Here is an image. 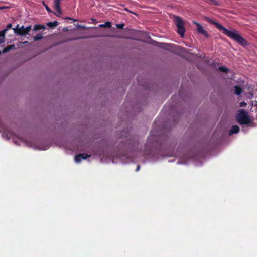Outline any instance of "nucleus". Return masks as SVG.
Returning a JSON list of instances; mask_svg holds the SVG:
<instances>
[{"label": "nucleus", "mask_w": 257, "mask_h": 257, "mask_svg": "<svg viewBox=\"0 0 257 257\" xmlns=\"http://www.w3.org/2000/svg\"><path fill=\"white\" fill-rule=\"evenodd\" d=\"M15 49H16L15 45L14 44H12V45L8 46L6 48H5L3 49L2 52L3 53H6L8 52L9 51H10L11 50Z\"/></svg>", "instance_id": "9"}, {"label": "nucleus", "mask_w": 257, "mask_h": 257, "mask_svg": "<svg viewBox=\"0 0 257 257\" xmlns=\"http://www.w3.org/2000/svg\"><path fill=\"white\" fill-rule=\"evenodd\" d=\"M59 24V22L55 21L54 22H50L47 23V26L49 27L50 28H54L58 26Z\"/></svg>", "instance_id": "12"}, {"label": "nucleus", "mask_w": 257, "mask_h": 257, "mask_svg": "<svg viewBox=\"0 0 257 257\" xmlns=\"http://www.w3.org/2000/svg\"><path fill=\"white\" fill-rule=\"evenodd\" d=\"M1 54V52L0 51V55Z\"/></svg>", "instance_id": "32"}, {"label": "nucleus", "mask_w": 257, "mask_h": 257, "mask_svg": "<svg viewBox=\"0 0 257 257\" xmlns=\"http://www.w3.org/2000/svg\"><path fill=\"white\" fill-rule=\"evenodd\" d=\"M12 25L11 24H9L7 27H6V28H5V29H7V31L12 27Z\"/></svg>", "instance_id": "24"}, {"label": "nucleus", "mask_w": 257, "mask_h": 257, "mask_svg": "<svg viewBox=\"0 0 257 257\" xmlns=\"http://www.w3.org/2000/svg\"><path fill=\"white\" fill-rule=\"evenodd\" d=\"M4 8H5L4 7H0V10H2V9H3Z\"/></svg>", "instance_id": "29"}, {"label": "nucleus", "mask_w": 257, "mask_h": 257, "mask_svg": "<svg viewBox=\"0 0 257 257\" xmlns=\"http://www.w3.org/2000/svg\"><path fill=\"white\" fill-rule=\"evenodd\" d=\"M100 27H107L110 28L111 27V23L110 22H107L104 24H102L99 25Z\"/></svg>", "instance_id": "14"}, {"label": "nucleus", "mask_w": 257, "mask_h": 257, "mask_svg": "<svg viewBox=\"0 0 257 257\" xmlns=\"http://www.w3.org/2000/svg\"><path fill=\"white\" fill-rule=\"evenodd\" d=\"M175 24L177 27V32L181 37H184L185 29L184 28V23L181 18L176 16L174 18Z\"/></svg>", "instance_id": "3"}, {"label": "nucleus", "mask_w": 257, "mask_h": 257, "mask_svg": "<svg viewBox=\"0 0 257 257\" xmlns=\"http://www.w3.org/2000/svg\"><path fill=\"white\" fill-rule=\"evenodd\" d=\"M255 105L257 107V101H255Z\"/></svg>", "instance_id": "31"}, {"label": "nucleus", "mask_w": 257, "mask_h": 257, "mask_svg": "<svg viewBox=\"0 0 257 257\" xmlns=\"http://www.w3.org/2000/svg\"><path fill=\"white\" fill-rule=\"evenodd\" d=\"M181 90H179V95L180 96L181 95Z\"/></svg>", "instance_id": "30"}, {"label": "nucleus", "mask_w": 257, "mask_h": 257, "mask_svg": "<svg viewBox=\"0 0 257 257\" xmlns=\"http://www.w3.org/2000/svg\"><path fill=\"white\" fill-rule=\"evenodd\" d=\"M239 131V127L237 125H233L229 131V135H231L233 134H236Z\"/></svg>", "instance_id": "8"}, {"label": "nucleus", "mask_w": 257, "mask_h": 257, "mask_svg": "<svg viewBox=\"0 0 257 257\" xmlns=\"http://www.w3.org/2000/svg\"><path fill=\"white\" fill-rule=\"evenodd\" d=\"M31 29V26H29L26 28L24 26H20L17 25L16 28H13L15 33L18 35H26Z\"/></svg>", "instance_id": "4"}, {"label": "nucleus", "mask_w": 257, "mask_h": 257, "mask_svg": "<svg viewBox=\"0 0 257 257\" xmlns=\"http://www.w3.org/2000/svg\"><path fill=\"white\" fill-rule=\"evenodd\" d=\"M7 32V29H4L3 30L0 31V38L5 39V36Z\"/></svg>", "instance_id": "16"}, {"label": "nucleus", "mask_w": 257, "mask_h": 257, "mask_svg": "<svg viewBox=\"0 0 257 257\" xmlns=\"http://www.w3.org/2000/svg\"><path fill=\"white\" fill-rule=\"evenodd\" d=\"M67 19H70V20H74V21H77V20H76V19H73L70 18H69V17H67Z\"/></svg>", "instance_id": "28"}, {"label": "nucleus", "mask_w": 257, "mask_h": 257, "mask_svg": "<svg viewBox=\"0 0 257 257\" xmlns=\"http://www.w3.org/2000/svg\"><path fill=\"white\" fill-rule=\"evenodd\" d=\"M124 26V24H123V23L119 24L116 25L117 28H119V29H123Z\"/></svg>", "instance_id": "20"}, {"label": "nucleus", "mask_w": 257, "mask_h": 257, "mask_svg": "<svg viewBox=\"0 0 257 257\" xmlns=\"http://www.w3.org/2000/svg\"><path fill=\"white\" fill-rule=\"evenodd\" d=\"M242 92L241 87L236 85L234 86V92L237 95H239Z\"/></svg>", "instance_id": "10"}, {"label": "nucleus", "mask_w": 257, "mask_h": 257, "mask_svg": "<svg viewBox=\"0 0 257 257\" xmlns=\"http://www.w3.org/2000/svg\"><path fill=\"white\" fill-rule=\"evenodd\" d=\"M156 141V136L154 135H150L147 139V142L145 147H148V150L152 149V147L154 145L155 142Z\"/></svg>", "instance_id": "6"}, {"label": "nucleus", "mask_w": 257, "mask_h": 257, "mask_svg": "<svg viewBox=\"0 0 257 257\" xmlns=\"http://www.w3.org/2000/svg\"><path fill=\"white\" fill-rule=\"evenodd\" d=\"M80 154H84L81 157L82 159H86L90 157V155H89L86 153H80Z\"/></svg>", "instance_id": "19"}, {"label": "nucleus", "mask_w": 257, "mask_h": 257, "mask_svg": "<svg viewBox=\"0 0 257 257\" xmlns=\"http://www.w3.org/2000/svg\"><path fill=\"white\" fill-rule=\"evenodd\" d=\"M44 5L45 6L46 9L47 10V11L48 12H52L51 10V9H50V8L48 7V5H45V4H44Z\"/></svg>", "instance_id": "22"}, {"label": "nucleus", "mask_w": 257, "mask_h": 257, "mask_svg": "<svg viewBox=\"0 0 257 257\" xmlns=\"http://www.w3.org/2000/svg\"><path fill=\"white\" fill-rule=\"evenodd\" d=\"M45 26L43 25L37 24L35 25L33 27V31H38L41 29H45Z\"/></svg>", "instance_id": "11"}, {"label": "nucleus", "mask_w": 257, "mask_h": 257, "mask_svg": "<svg viewBox=\"0 0 257 257\" xmlns=\"http://www.w3.org/2000/svg\"><path fill=\"white\" fill-rule=\"evenodd\" d=\"M236 120L241 125L250 124L251 123V120L247 112L242 109L238 110L236 116Z\"/></svg>", "instance_id": "2"}, {"label": "nucleus", "mask_w": 257, "mask_h": 257, "mask_svg": "<svg viewBox=\"0 0 257 257\" xmlns=\"http://www.w3.org/2000/svg\"><path fill=\"white\" fill-rule=\"evenodd\" d=\"M43 37L42 35V34H37L36 36H35L34 37L33 39L35 41H38V40L42 39L43 38Z\"/></svg>", "instance_id": "15"}, {"label": "nucleus", "mask_w": 257, "mask_h": 257, "mask_svg": "<svg viewBox=\"0 0 257 257\" xmlns=\"http://www.w3.org/2000/svg\"><path fill=\"white\" fill-rule=\"evenodd\" d=\"M219 69L221 71L225 73H228L229 71L228 69L227 68L224 67V66H220L219 67Z\"/></svg>", "instance_id": "17"}, {"label": "nucleus", "mask_w": 257, "mask_h": 257, "mask_svg": "<svg viewBox=\"0 0 257 257\" xmlns=\"http://www.w3.org/2000/svg\"><path fill=\"white\" fill-rule=\"evenodd\" d=\"M204 20L208 23L214 25L219 30L222 31L224 34L235 40L241 46H245L247 45L248 43L246 40L235 31H231L227 29L222 25L209 17H205Z\"/></svg>", "instance_id": "1"}, {"label": "nucleus", "mask_w": 257, "mask_h": 257, "mask_svg": "<svg viewBox=\"0 0 257 257\" xmlns=\"http://www.w3.org/2000/svg\"><path fill=\"white\" fill-rule=\"evenodd\" d=\"M140 165H138V166H137V168H136V171H138L140 170Z\"/></svg>", "instance_id": "27"}, {"label": "nucleus", "mask_w": 257, "mask_h": 257, "mask_svg": "<svg viewBox=\"0 0 257 257\" xmlns=\"http://www.w3.org/2000/svg\"><path fill=\"white\" fill-rule=\"evenodd\" d=\"M247 105V103L245 102H241L239 103L240 107H245Z\"/></svg>", "instance_id": "21"}, {"label": "nucleus", "mask_w": 257, "mask_h": 257, "mask_svg": "<svg viewBox=\"0 0 257 257\" xmlns=\"http://www.w3.org/2000/svg\"><path fill=\"white\" fill-rule=\"evenodd\" d=\"M193 24L196 26V30L198 33L204 36L206 38L209 37L208 33L204 29L203 27L199 23L194 21Z\"/></svg>", "instance_id": "5"}, {"label": "nucleus", "mask_w": 257, "mask_h": 257, "mask_svg": "<svg viewBox=\"0 0 257 257\" xmlns=\"http://www.w3.org/2000/svg\"><path fill=\"white\" fill-rule=\"evenodd\" d=\"M78 27L81 28V29H85V27L84 26H83V25H79L78 26Z\"/></svg>", "instance_id": "26"}, {"label": "nucleus", "mask_w": 257, "mask_h": 257, "mask_svg": "<svg viewBox=\"0 0 257 257\" xmlns=\"http://www.w3.org/2000/svg\"><path fill=\"white\" fill-rule=\"evenodd\" d=\"M62 0H54L55 9L59 14H62L60 4Z\"/></svg>", "instance_id": "7"}, {"label": "nucleus", "mask_w": 257, "mask_h": 257, "mask_svg": "<svg viewBox=\"0 0 257 257\" xmlns=\"http://www.w3.org/2000/svg\"><path fill=\"white\" fill-rule=\"evenodd\" d=\"M209 4H213L215 5H218V3L216 0H207L206 1Z\"/></svg>", "instance_id": "18"}, {"label": "nucleus", "mask_w": 257, "mask_h": 257, "mask_svg": "<svg viewBox=\"0 0 257 257\" xmlns=\"http://www.w3.org/2000/svg\"><path fill=\"white\" fill-rule=\"evenodd\" d=\"M28 43V41L20 42L19 43V44L18 45V46H20L22 44H27Z\"/></svg>", "instance_id": "23"}, {"label": "nucleus", "mask_w": 257, "mask_h": 257, "mask_svg": "<svg viewBox=\"0 0 257 257\" xmlns=\"http://www.w3.org/2000/svg\"><path fill=\"white\" fill-rule=\"evenodd\" d=\"M84 154H78L75 156V161L77 163L81 162L82 158H81Z\"/></svg>", "instance_id": "13"}, {"label": "nucleus", "mask_w": 257, "mask_h": 257, "mask_svg": "<svg viewBox=\"0 0 257 257\" xmlns=\"http://www.w3.org/2000/svg\"><path fill=\"white\" fill-rule=\"evenodd\" d=\"M5 42V39L3 38H0V44L4 43Z\"/></svg>", "instance_id": "25"}]
</instances>
